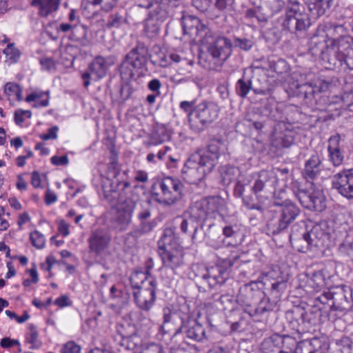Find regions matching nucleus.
I'll list each match as a JSON object with an SVG mask.
<instances>
[{
	"mask_svg": "<svg viewBox=\"0 0 353 353\" xmlns=\"http://www.w3.org/2000/svg\"><path fill=\"white\" fill-rule=\"evenodd\" d=\"M100 186L104 199L110 204H119L113 221L114 228L119 232L127 230L139 196L134 190H130V183L119 181L116 174L110 179L102 174L99 176Z\"/></svg>",
	"mask_w": 353,
	"mask_h": 353,
	"instance_id": "f257e3e1",
	"label": "nucleus"
},
{
	"mask_svg": "<svg viewBox=\"0 0 353 353\" xmlns=\"http://www.w3.org/2000/svg\"><path fill=\"white\" fill-rule=\"evenodd\" d=\"M222 145L219 140H213L205 150L192 154L181 171L184 180L192 184L202 181L218 163Z\"/></svg>",
	"mask_w": 353,
	"mask_h": 353,
	"instance_id": "f03ea898",
	"label": "nucleus"
},
{
	"mask_svg": "<svg viewBox=\"0 0 353 353\" xmlns=\"http://www.w3.org/2000/svg\"><path fill=\"white\" fill-rule=\"evenodd\" d=\"M239 256L237 254H231L228 258L218 257L216 264L209 268L199 267L198 265L192 267L193 271H198L195 276L198 282L202 285H208L212 289L216 285H222L229 276L228 269L237 264Z\"/></svg>",
	"mask_w": 353,
	"mask_h": 353,
	"instance_id": "7ed1b4c3",
	"label": "nucleus"
},
{
	"mask_svg": "<svg viewBox=\"0 0 353 353\" xmlns=\"http://www.w3.org/2000/svg\"><path fill=\"white\" fill-rule=\"evenodd\" d=\"M149 59V50L142 42L138 41L123 57L119 65L121 79L125 82L136 80L143 74Z\"/></svg>",
	"mask_w": 353,
	"mask_h": 353,
	"instance_id": "20e7f679",
	"label": "nucleus"
},
{
	"mask_svg": "<svg viewBox=\"0 0 353 353\" xmlns=\"http://www.w3.org/2000/svg\"><path fill=\"white\" fill-rule=\"evenodd\" d=\"M149 59V50L142 42L138 41L123 57L119 65L121 79L125 82L136 80L143 74Z\"/></svg>",
	"mask_w": 353,
	"mask_h": 353,
	"instance_id": "39448f33",
	"label": "nucleus"
},
{
	"mask_svg": "<svg viewBox=\"0 0 353 353\" xmlns=\"http://www.w3.org/2000/svg\"><path fill=\"white\" fill-rule=\"evenodd\" d=\"M274 204L279 208L269 212L266 228L269 234L276 235L285 231L295 221L301 211L296 204L289 200L281 203L275 201Z\"/></svg>",
	"mask_w": 353,
	"mask_h": 353,
	"instance_id": "423d86ee",
	"label": "nucleus"
},
{
	"mask_svg": "<svg viewBox=\"0 0 353 353\" xmlns=\"http://www.w3.org/2000/svg\"><path fill=\"white\" fill-rule=\"evenodd\" d=\"M173 234L172 228H166L158 244L159 254L163 267L175 272L184 264V253L181 247L173 243Z\"/></svg>",
	"mask_w": 353,
	"mask_h": 353,
	"instance_id": "0eeeda50",
	"label": "nucleus"
},
{
	"mask_svg": "<svg viewBox=\"0 0 353 353\" xmlns=\"http://www.w3.org/2000/svg\"><path fill=\"white\" fill-rule=\"evenodd\" d=\"M183 188V184L179 179L168 176L154 183L152 191L158 197L157 201L159 203L170 205L181 199Z\"/></svg>",
	"mask_w": 353,
	"mask_h": 353,
	"instance_id": "6e6552de",
	"label": "nucleus"
},
{
	"mask_svg": "<svg viewBox=\"0 0 353 353\" xmlns=\"http://www.w3.org/2000/svg\"><path fill=\"white\" fill-rule=\"evenodd\" d=\"M219 108L213 102L203 101L196 105L189 114V123L192 130L199 132L218 117Z\"/></svg>",
	"mask_w": 353,
	"mask_h": 353,
	"instance_id": "1a4fd4ad",
	"label": "nucleus"
},
{
	"mask_svg": "<svg viewBox=\"0 0 353 353\" xmlns=\"http://www.w3.org/2000/svg\"><path fill=\"white\" fill-rule=\"evenodd\" d=\"M203 43L207 45V51L213 60L220 64H223L232 54L231 41L224 37H214L211 31L203 39Z\"/></svg>",
	"mask_w": 353,
	"mask_h": 353,
	"instance_id": "9d476101",
	"label": "nucleus"
},
{
	"mask_svg": "<svg viewBox=\"0 0 353 353\" xmlns=\"http://www.w3.org/2000/svg\"><path fill=\"white\" fill-rule=\"evenodd\" d=\"M163 322L160 326L162 335H171L170 339L179 343L178 339L181 336L184 321L181 314L172 306L163 308Z\"/></svg>",
	"mask_w": 353,
	"mask_h": 353,
	"instance_id": "9b49d317",
	"label": "nucleus"
},
{
	"mask_svg": "<svg viewBox=\"0 0 353 353\" xmlns=\"http://www.w3.org/2000/svg\"><path fill=\"white\" fill-rule=\"evenodd\" d=\"M330 52L335 57V59L328 61L330 65H333L334 68H341L343 67L344 63L347 57L353 53V37L348 35H342L337 39H331Z\"/></svg>",
	"mask_w": 353,
	"mask_h": 353,
	"instance_id": "f8f14e48",
	"label": "nucleus"
},
{
	"mask_svg": "<svg viewBox=\"0 0 353 353\" xmlns=\"http://www.w3.org/2000/svg\"><path fill=\"white\" fill-rule=\"evenodd\" d=\"M157 282L155 279H150L148 286L134 290L133 296L135 304L141 310L149 312L154 306L157 296Z\"/></svg>",
	"mask_w": 353,
	"mask_h": 353,
	"instance_id": "ddd939ff",
	"label": "nucleus"
},
{
	"mask_svg": "<svg viewBox=\"0 0 353 353\" xmlns=\"http://www.w3.org/2000/svg\"><path fill=\"white\" fill-rule=\"evenodd\" d=\"M330 83L319 80L314 84L306 83L297 84L294 94L308 105H313L316 102V96L321 92L326 91Z\"/></svg>",
	"mask_w": 353,
	"mask_h": 353,
	"instance_id": "4468645a",
	"label": "nucleus"
},
{
	"mask_svg": "<svg viewBox=\"0 0 353 353\" xmlns=\"http://www.w3.org/2000/svg\"><path fill=\"white\" fill-rule=\"evenodd\" d=\"M140 208V210L137 212V218L139 221V225L129 234L136 238L151 232L154 228V222L149 221V219L151 216L150 202L148 201H143L141 202Z\"/></svg>",
	"mask_w": 353,
	"mask_h": 353,
	"instance_id": "2eb2a0df",
	"label": "nucleus"
},
{
	"mask_svg": "<svg viewBox=\"0 0 353 353\" xmlns=\"http://www.w3.org/2000/svg\"><path fill=\"white\" fill-rule=\"evenodd\" d=\"M296 197L305 208L322 212L326 208V200L322 190H313L312 192L301 190Z\"/></svg>",
	"mask_w": 353,
	"mask_h": 353,
	"instance_id": "dca6fc26",
	"label": "nucleus"
},
{
	"mask_svg": "<svg viewBox=\"0 0 353 353\" xmlns=\"http://www.w3.org/2000/svg\"><path fill=\"white\" fill-rule=\"evenodd\" d=\"M108 68V65L105 59L101 56L97 57L81 75L84 87L88 88L90 85V80L97 81L105 77Z\"/></svg>",
	"mask_w": 353,
	"mask_h": 353,
	"instance_id": "f3484780",
	"label": "nucleus"
},
{
	"mask_svg": "<svg viewBox=\"0 0 353 353\" xmlns=\"http://www.w3.org/2000/svg\"><path fill=\"white\" fill-rule=\"evenodd\" d=\"M332 187L348 199H353V169L344 170L333 176Z\"/></svg>",
	"mask_w": 353,
	"mask_h": 353,
	"instance_id": "a211bd4d",
	"label": "nucleus"
},
{
	"mask_svg": "<svg viewBox=\"0 0 353 353\" xmlns=\"http://www.w3.org/2000/svg\"><path fill=\"white\" fill-rule=\"evenodd\" d=\"M114 343L119 352L134 351L141 344V339L135 332L129 334L125 332L124 326L121 325L117 329Z\"/></svg>",
	"mask_w": 353,
	"mask_h": 353,
	"instance_id": "6ab92c4d",
	"label": "nucleus"
},
{
	"mask_svg": "<svg viewBox=\"0 0 353 353\" xmlns=\"http://www.w3.org/2000/svg\"><path fill=\"white\" fill-rule=\"evenodd\" d=\"M181 25L184 34L194 38L199 37L203 40L207 34H210L209 28L193 15L183 16Z\"/></svg>",
	"mask_w": 353,
	"mask_h": 353,
	"instance_id": "aec40b11",
	"label": "nucleus"
},
{
	"mask_svg": "<svg viewBox=\"0 0 353 353\" xmlns=\"http://www.w3.org/2000/svg\"><path fill=\"white\" fill-rule=\"evenodd\" d=\"M332 304L329 305L330 311H346L350 310L352 306V297L349 290L345 286H335L332 288Z\"/></svg>",
	"mask_w": 353,
	"mask_h": 353,
	"instance_id": "412c9836",
	"label": "nucleus"
},
{
	"mask_svg": "<svg viewBox=\"0 0 353 353\" xmlns=\"http://www.w3.org/2000/svg\"><path fill=\"white\" fill-rule=\"evenodd\" d=\"M310 26V18L305 13L286 12L285 20L283 22V29L294 34L305 31Z\"/></svg>",
	"mask_w": 353,
	"mask_h": 353,
	"instance_id": "4be33fe9",
	"label": "nucleus"
},
{
	"mask_svg": "<svg viewBox=\"0 0 353 353\" xmlns=\"http://www.w3.org/2000/svg\"><path fill=\"white\" fill-rule=\"evenodd\" d=\"M111 239L110 232L104 229L92 231L88 239L90 252L97 255L100 254L108 248Z\"/></svg>",
	"mask_w": 353,
	"mask_h": 353,
	"instance_id": "5701e85b",
	"label": "nucleus"
},
{
	"mask_svg": "<svg viewBox=\"0 0 353 353\" xmlns=\"http://www.w3.org/2000/svg\"><path fill=\"white\" fill-rule=\"evenodd\" d=\"M327 35L324 32L313 35L308 42V50L313 56L329 59L330 43Z\"/></svg>",
	"mask_w": 353,
	"mask_h": 353,
	"instance_id": "b1692460",
	"label": "nucleus"
},
{
	"mask_svg": "<svg viewBox=\"0 0 353 353\" xmlns=\"http://www.w3.org/2000/svg\"><path fill=\"white\" fill-rule=\"evenodd\" d=\"M253 185L252 191L258 194L259 192L270 190L274 188L276 182V177L272 172L262 170L255 173L252 176Z\"/></svg>",
	"mask_w": 353,
	"mask_h": 353,
	"instance_id": "393cba45",
	"label": "nucleus"
},
{
	"mask_svg": "<svg viewBox=\"0 0 353 353\" xmlns=\"http://www.w3.org/2000/svg\"><path fill=\"white\" fill-rule=\"evenodd\" d=\"M162 4H170L172 6L174 7L172 3H165L163 2L161 0V2L159 1H153L152 4L151 9L149 10L148 15L150 17V19L148 21V23L146 24L145 28L148 32H150V23L152 25V30L151 32L154 34H157L159 31V28L157 23H153L154 20L157 21H163L167 17H168V12L164 8V6H162Z\"/></svg>",
	"mask_w": 353,
	"mask_h": 353,
	"instance_id": "a878e982",
	"label": "nucleus"
},
{
	"mask_svg": "<svg viewBox=\"0 0 353 353\" xmlns=\"http://www.w3.org/2000/svg\"><path fill=\"white\" fill-rule=\"evenodd\" d=\"M281 274L279 267H274L272 270L269 271L267 276L274 280L271 283L270 296L274 302H277L281 294L285 292L287 288V282L283 277L277 275Z\"/></svg>",
	"mask_w": 353,
	"mask_h": 353,
	"instance_id": "bb28decb",
	"label": "nucleus"
},
{
	"mask_svg": "<svg viewBox=\"0 0 353 353\" xmlns=\"http://www.w3.org/2000/svg\"><path fill=\"white\" fill-rule=\"evenodd\" d=\"M203 239H205L207 245L214 249L221 248L226 244L222 236L221 228L214 224H209L208 230L204 233L203 232ZM232 244V242L227 243L228 245Z\"/></svg>",
	"mask_w": 353,
	"mask_h": 353,
	"instance_id": "cd10ccee",
	"label": "nucleus"
},
{
	"mask_svg": "<svg viewBox=\"0 0 353 353\" xmlns=\"http://www.w3.org/2000/svg\"><path fill=\"white\" fill-rule=\"evenodd\" d=\"M233 3V0H192V6L201 12L210 11L214 7L219 11H224Z\"/></svg>",
	"mask_w": 353,
	"mask_h": 353,
	"instance_id": "c85d7f7f",
	"label": "nucleus"
},
{
	"mask_svg": "<svg viewBox=\"0 0 353 353\" xmlns=\"http://www.w3.org/2000/svg\"><path fill=\"white\" fill-rule=\"evenodd\" d=\"M300 321L297 325V333L304 334L310 332L314 325L316 323V319L312 311H305L303 308H296L293 312Z\"/></svg>",
	"mask_w": 353,
	"mask_h": 353,
	"instance_id": "c756f323",
	"label": "nucleus"
},
{
	"mask_svg": "<svg viewBox=\"0 0 353 353\" xmlns=\"http://www.w3.org/2000/svg\"><path fill=\"white\" fill-rule=\"evenodd\" d=\"M318 228H312L309 234L299 237L294 234L291 244L297 251L301 252H307L312 249L314 245H316V241L312 239V235L318 232Z\"/></svg>",
	"mask_w": 353,
	"mask_h": 353,
	"instance_id": "7c9ffc66",
	"label": "nucleus"
},
{
	"mask_svg": "<svg viewBox=\"0 0 353 353\" xmlns=\"http://www.w3.org/2000/svg\"><path fill=\"white\" fill-rule=\"evenodd\" d=\"M339 143L340 137L339 136L331 137L329 139L327 147L329 161L335 167L341 165L344 161V154Z\"/></svg>",
	"mask_w": 353,
	"mask_h": 353,
	"instance_id": "2f4dec72",
	"label": "nucleus"
},
{
	"mask_svg": "<svg viewBox=\"0 0 353 353\" xmlns=\"http://www.w3.org/2000/svg\"><path fill=\"white\" fill-rule=\"evenodd\" d=\"M254 287H256V284L251 283L241 288L236 297V301L241 305L250 307L256 296L260 293L259 290Z\"/></svg>",
	"mask_w": 353,
	"mask_h": 353,
	"instance_id": "473e14b6",
	"label": "nucleus"
},
{
	"mask_svg": "<svg viewBox=\"0 0 353 353\" xmlns=\"http://www.w3.org/2000/svg\"><path fill=\"white\" fill-rule=\"evenodd\" d=\"M332 0H304L312 19H317L330 9Z\"/></svg>",
	"mask_w": 353,
	"mask_h": 353,
	"instance_id": "72a5a7b5",
	"label": "nucleus"
},
{
	"mask_svg": "<svg viewBox=\"0 0 353 353\" xmlns=\"http://www.w3.org/2000/svg\"><path fill=\"white\" fill-rule=\"evenodd\" d=\"M188 215H189L196 223H201L200 228L202 229L203 222L210 219L203 199L194 203L190 206Z\"/></svg>",
	"mask_w": 353,
	"mask_h": 353,
	"instance_id": "f704fd0d",
	"label": "nucleus"
},
{
	"mask_svg": "<svg viewBox=\"0 0 353 353\" xmlns=\"http://www.w3.org/2000/svg\"><path fill=\"white\" fill-rule=\"evenodd\" d=\"M179 220H181L180 229L182 232L187 233L190 228L194 230L192 235V240L194 242L203 240V229L200 228L201 223H196L189 215L188 218H180Z\"/></svg>",
	"mask_w": 353,
	"mask_h": 353,
	"instance_id": "c9c22d12",
	"label": "nucleus"
},
{
	"mask_svg": "<svg viewBox=\"0 0 353 353\" xmlns=\"http://www.w3.org/2000/svg\"><path fill=\"white\" fill-rule=\"evenodd\" d=\"M321 160L319 155L316 153L312 154L310 158L306 161L303 171L304 177L308 179H314L320 172Z\"/></svg>",
	"mask_w": 353,
	"mask_h": 353,
	"instance_id": "e433bc0d",
	"label": "nucleus"
},
{
	"mask_svg": "<svg viewBox=\"0 0 353 353\" xmlns=\"http://www.w3.org/2000/svg\"><path fill=\"white\" fill-rule=\"evenodd\" d=\"M31 3L38 8L41 17H46L58 10L60 0H32Z\"/></svg>",
	"mask_w": 353,
	"mask_h": 353,
	"instance_id": "4c0bfd02",
	"label": "nucleus"
},
{
	"mask_svg": "<svg viewBox=\"0 0 353 353\" xmlns=\"http://www.w3.org/2000/svg\"><path fill=\"white\" fill-rule=\"evenodd\" d=\"M185 332L188 339L195 341H201L206 338L204 327L196 320L188 322V327Z\"/></svg>",
	"mask_w": 353,
	"mask_h": 353,
	"instance_id": "58836bf2",
	"label": "nucleus"
},
{
	"mask_svg": "<svg viewBox=\"0 0 353 353\" xmlns=\"http://www.w3.org/2000/svg\"><path fill=\"white\" fill-rule=\"evenodd\" d=\"M170 134L164 125H157L152 130L148 145H157L169 140Z\"/></svg>",
	"mask_w": 353,
	"mask_h": 353,
	"instance_id": "ea45409f",
	"label": "nucleus"
},
{
	"mask_svg": "<svg viewBox=\"0 0 353 353\" xmlns=\"http://www.w3.org/2000/svg\"><path fill=\"white\" fill-rule=\"evenodd\" d=\"M150 279L154 278L152 275H147V273L143 270H137L132 273L130 281L134 290H137L149 285Z\"/></svg>",
	"mask_w": 353,
	"mask_h": 353,
	"instance_id": "a19ab883",
	"label": "nucleus"
},
{
	"mask_svg": "<svg viewBox=\"0 0 353 353\" xmlns=\"http://www.w3.org/2000/svg\"><path fill=\"white\" fill-rule=\"evenodd\" d=\"M221 181L223 185H228L236 180L239 174V170L231 165H225L219 167V169Z\"/></svg>",
	"mask_w": 353,
	"mask_h": 353,
	"instance_id": "79ce46f5",
	"label": "nucleus"
},
{
	"mask_svg": "<svg viewBox=\"0 0 353 353\" xmlns=\"http://www.w3.org/2000/svg\"><path fill=\"white\" fill-rule=\"evenodd\" d=\"M210 219L214 218L224 207V199L220 196H211L203 199Z\"/></svg>",
	"mask_w": 353,
	"mask_h": 353,
	"instance_id": "37998d69",
	"label": "nucleus"
},
{
	"mask_svg": "<svg viewBox=\"0 0 353 353\" xmlns=\"http://www.w3.org/2000/svg\"><path fill=\"white\" fill-rule=\"evenodd\" d=\"M252 89V82L250 79L242 77L237 81L235 85L236 94L242 99H245Z\"/></svg>",
	"mask_w": 353,
	"mask_h": 353,
	"instance_id": "c03bdc74",
	"label": "nucleus"
},
{
	"mask_svg": "<svg viewBox=\"0 0 353 353\" xmlns=\"http://www.w3.org/2000/svg\"><path fill=\"white\" fill-rule=\"evenodd\" d=\"M274 303V301L271 303L269 299H263L256 307L251 308L248 312L251 316H262L265 313L273 310Z\"/></svg>",
	"mask_w": 353,
	"mask_h": 353,
	"instance_id": "a18cd8bd",
	"label": "nucleus"
},
{
	"mask_svg": "<svg viewBox=\"0 0 353 353\" xmlns=\"http://www.w3.org/2000/svg\"><path fill=\"white\" fill-rule=\"evenodd\" d=\"M76 27L72 32V39L76 40L80 45L86 46L89 41L88 39V30L83 24L75 23Z\"/></svg>",
	"mask_w": 353,
	"mask_h": 353,
	"instance_id": "49530a36",
	"label": "nucleus"
},
{
	"mask_svg": "<svg viewBox=\"0 0 353 353\" xmlns=\"http://www.w3.org/2000/svg\"><path fill=\"white\" fill-rule=\"evenodd\" d=\"M244 17L251 23H265L268 16L262 13L259 8H249L245 11Z\"/></svg>",
	"mask_w": 353,
	"mask_h": 353,
	"instance_id": "de8ad7c7",
	"label": "nucleus"
},
{
	"mask_svg": "<svg viewBox=\"0 0 353 353\" xmlns=\"http://www.w3.org/2000/svg\"><path fill=\"white\" fill-rule=\"evenodd\" d=\"M294 143V138L290 134L280 133L272 139V144L277 148H289Z\"/></svg>",
	"mask_w": 353,
	"mask_h": 353,
	"instance_id": "09e8293b",
	"label": "nucleus"
},
{
	"mask_svg": "<svg viewBox=\"0 0 353 353\" xmlns=\"http://www.w3.org/2000/svg\"><path fill=\"white\" fill-rule=\"evenodd\" d=\"M28 332L26 335V342L31 344V349H39L41 346V342L39 340L38 332L33 324L28 325Z\"/></svg>",
	"mask_w": 353,
	"mask_h": 353,
	"instance_id": "8fccbe9b",
	"label": "nucleus"
},
{
	"mask_svg": "<svg viewBox=\"0 0 353 353\" xmlns=\"http://www.w3.org/2000/svg\"><path fill=\"white\" fill-rule=\"evenodd\" d=\"M270 69L272 72H276L279 75H282L288 73L290 65L284 59H279L276 61H270Z\"/></svg>",
	"mask_w": 353,
	"mask_h": 353,
	"instance_id": "3c124183",
	"label": "nucleus"
},
{
	"mask_svg": "<svg viewBox=\"0 0 353 353\" xmlns=\"http://www.w3.org/2000/svg\"><path fill=\"white\" fill-rule=\"evenodd\" d=\"M309 347V353H325L327 349V343L316 337L310 341Z\"/></svg>",
	"mask_w": 353,
	"mask_h": 353,
	"instance_id": "603ef678",
	"label": "nucleus"
},
{
	"mask_svg": "<svg viewBox=\"0 0 353 353\" xmlns=\"http://www.w3.org/2000/svg\"><path fill=\"white\" fill-rule=\"evenodd\" d=\"M125 17L120 12L112 13L108 17L106 27L108 29L119 28L125 22Z\"/></svg>",
	"mask_w": 353,
	"mask_h": 353,
	"instance_id": "864d4df0",
	"label": "nucleus"
},
{
	"mask_svg": "<svg viewBox=\"0 0 353 353\" xmlns=\"http://www.w3.org/2000/svg\"><path fill=\"white\" fill-rule=\"evenodd\" d=\"M332 288L328 291L324 292L321 295L315 298V305L319 306L317 303L323 305L322 307H319L320 310H325L326 305L329 307V305L332 304Z\"/></svg>",
	"mask_w": 353,
	"mask_h": 353,
	"instance_id": "5fc2aeb1",
	"label": "nucleus"
},
{
	"mask_svg": "<svg viewBox=\"0 0 353 353\" xmlns=\"http://www.w3.org/2000/svg\"><path fill=\"white\" fill-rule=\"evenodd\" d=\"M3 54L12 63L17 62L21 56L20 50L14 47V43L8 44L7 47L3 50Z\"/></svg>",
	"mask_w": 353,
	"mask_h": 353,
	"instance_id": "6e6d98bb",
	"label": "nucleus"
},
{
	"mask_svg": "<svg viewBox=\"0 0 353 353\" xmlns=\"http://www.w3.org/2000/svg\"><path fill=\"white\" fill-rule=\"evenodd\" d=\"M4 92L8 97L15 94L18 101H21L22 99V90L17 83H7L5 85Z\"/></svg>",
	"mask_w": 353,
	"mask_h": 353,
	"instance_id": "4d7b16f0",
	"label": "nucleus"
},
{
	"mask_svg": "<svg viewBox=\"0 0 353 353\" xmlns=\"http://www.w3.org/2000/svg\"><path fill=\"white\" fill-rule=\"evenodd\" d=\"M325 274L323 271H316L312 274V277L309 281V283L314 289L321 288L325 285Z\"/></svg>",
	"mask_w": 353,
	"mask_h": 353,
	"instance_id": "13d9d810",
	"label": "nucleus"
},
{
	"mask_svg": "<svg viewBox=\"0 0 353 353\" xmlns=\"http://www.w3.org/2000/svg\"><path fill=\"white\" fill-rule=\"evenodd\" d=\"M225 238L228 239H235L239 232V228L236 224L228 225L221 228V232Z\"/></svg>",
	"mask_w": 353,
	"mask_h": 353,
	"instance_id": "bf43d9fd",
	"label": "nucleus"
},
{
	"mask_svg": "<svg viewBox=\"0 0 353 353\" xmlns=\"http://www.w3.org/2000/svg\"><path fill=\"white\" fill-rule=\"evenodd\" d=\"M134 92V89L132 86L128 83V82H125L124 84H122L120 90V98L119 103H123L126 100H128L132 95Z\"/></svg>",
	"mask_w": 353,
	"mask_h": 353,
	"instance_id": "052dcab7",
	"label": "nucleus"
},
{
	"mask_svg": "<svg viewBox=\"0 0 353 353\" xmlns=\"http://www.w3.org/2000/svg\"><path fill=\"white\" fill-rule=\"evenodd\" d=\"M30 241L33 246L37 248L41 249L44 247L45 245V237L39 231L35 230L30 234Z\"/></svg>",
	"mask_w": 353,
	"mask_h": 353,
	"instance_id": "680f3d73",
	"label": "nucleus"
},
{
	"mask_svg": "<svg viewBox=\"0 0 353 353\" xmlns=\"http://www.w3.org/2000/svg\"><path fill=\"white\" fill-rule=\"evenodd\" d=\"M234 45L235 47L239 48L243 50L248 51L252 48L254 42L250 39L235 37L234 39Z\"/></svg>",
	"mask_w": 353,
	"mask_h": 353,
	"instance_id": "e2e57ef3",
	"label": "nucleus"
},
{
	"mask_svg": "<svg viewBox=\"0 0 353 353\" xmlns=\"http://www.w3.org/2000/svg\"><path fill=\"white\" fill-rule=\"evenodd\" d=\"M283 350H287L290 353H296L297 342L294 338L289 336L283 337Z\"/></svg>",
	"mask_w": 353,
	"mask_h": 353,
	"instance_id": "0e129e2a",
	"label": "nucleus"
},
{
	"mask_svg": "<svg viewBox=\"0 0 353 353\" xmlns=\"http://www.w3.org/2000/svg\"><path fill=\"white\" fill-rule=\"evenodd\" d=\"M91 3L94 6H101L103 11H110L117 3V0H92Z\"/></svg>",
	"mask_w": 353,
	"mask_h": 353,
	"instance_id": "69168bd1",
	"label": "nucleus"
},
{
	"mask_svg": "<svg viewBox=\"0 0 353 353\" xmlns=\"http://www.w3.org/2000/svg\"><path fill=\"white\" fill-rule=\"evenodd\" d=\"M81 347L74 341H68L63 346L61 353H80Z\"/></svg>",
	"mask_w": 353,
	"mask_h": 353,
	"instance_id": "338daca9",
	"label": "nucleus"
},
{
	"mask_svg": "<svg viewBox=\"0 0 353 353\" xmlns=\"http://www.w3.org/2000/svg\"><path fill=\"white\" fill-rule=\"evenodd\" d=\"M339 250L341 253L347 255L353 261V241L343 243L339 247Z\"/></svg>",
	"mask_w": 353,
	"mask_h": 353,
	"instance_id": "774afa93",
	"label": "nucleus"
}]
</instances>
